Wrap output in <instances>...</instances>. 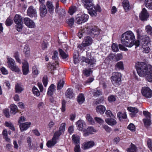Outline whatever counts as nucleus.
Instances as JSON below:
<instances>
[{
	"mask_svg": "<svg viewBox=\"0 0 152 152\" xmlns=\"http://www.w3.org/2000/svg\"><path fill=\"white\" fill-rule=\"evenodd\" d=\"M135 69L140 77L147 75V79L149 82H152V66L144 62H137L135 64Z\"/></svg>",
	"mask_w": 152,
	"mask_h": 152,
	"instance_id": "obj_1",
	"label": "nucleus"
},
{
	"mask_svg": "<svg viewBox=\"0 0 152 152\" xmlns=\"http://www.w3.org/2000/svg\"><path fill=\"white\" fill-rule=\"evenodd\" d=\"M99 33V30L97 27L86 25L80 31L78 32L77 36L80 39L86 34H89L94 38L97 37Z\"/></svg>",
	"mask_w": 152,
	"mask_h": 152,
	"instance_id": "obj_2",
	"label": "nucleus"
},
{
	"mask_svg": "<svg viewBox=\"0 0 152 152\" xmlns=\"http://www.w3.org/2000/svg\"><path fill=\"white\" fill-rule=\"evenodd\" d=\"M135 39L134 33L131 31H127L123 34L121 36L122 43L125 46L128 47L131 42Z\"/></svg>",
	"mask_w": 152,
	"mask_h": 152,
	"instance_id": "obj_3",
	"label": "nucleus"
},
{
	"mask_svg": "<svg viewBox=\"0 0 152 152\" xmlns=\"http://www.w3.org/2000/svg\"><path fill=\"white\" fill-rule=\"evenodd\" d=\"M121 73L114 72L113 73L111 77V81L113 84L115 86L120 85L121 83Z\"/></svg>",
	"mask_w": 152,
	"mask_h": 152,
	"instance_id": "obj_4",
	"label": "nucleus"
},
{
	"mask_svg": "<svg viewBox=\"0 0 152 152\" xmlns=\"http://www.w3.org/2000/svg\"><path fill=\"white\" fill-rule=\"evenodd\" d=\"M7 59V67L11 70L16 72H19L20 71L18 66L16 65L15 61L13 59L9 57Z\"/></svg>",
	"mask_w": 152,
	"mask_h": 152,
	"instance_id": "obj_5",
	"label": "nucleus"
},
{
	"mask_svg": "<svg viewBox=\"0 0 152 152\" xmlns=\"http://www.w3.org/2000/svg\"><path fill=\"white\" fill-rule=\"evenodd\" d=\"M14 20L16 24L15 27L17 30L19 32L21 31L23 27L22 17L19 15L16 14L14 18Z\"/></svg>",
	"mask_w": 152,
	"mask_h": 152,
	"instance_id": "obj_6",
	"label": "nucleus"
},
{
	"mask_svg": "<svg viewBox=\"0 0 152 152\" xmlns=\"http://www.w3.org/2000/svg\"><path fill=\"white\" fill-rule=\"evenodd\" d=\"M58 133V132L55 133L52 139L48 141L46 144L48 147L50 148L54 146L56 143L57 140L59 139Z\"/></svg>",
	"mask_w": 152,
	"mask_h": 152,
	"instance_id": "obj_7",
	"label": "nucleus"
},
{
	"mask_svg": "<svg viewBox=\"0 0 152 152\" xmlns=\"http://www.w3.org/2000/svg\"><path fill=\"white\" fill-rule=\"evenodd\" d=\"M141 92L142 95L146 98H151L152 96V90L147 87H142Z\"/></svg>",
	"mask_w": 152,
	"mask_h": 152,
	"instance_id": "obj_8",
	"label": "nucleus"
},
{
	"mask_svg": "<svg viewBox=\"0 0 152 152\" xmlns=\"http://www.w3.org/2000/svg\"><path fill=\"white\" fill-rule=\"evenodd\" d=\"M94 7L95 10L93 9V8H92L88 10V12L91 16L95 17L97 15V12H100L102 11V9L98 4L94 6Z\"/></svg>",
	"mask_w": 152,
	"mask_h": 152,
	"instance_id": "obj_9",
	"label": "nucleus"
},
{
	"mask_svg": "<svg viewBox=\"0 0 152 152\" xmlns=\"http://www.w3.org/2000/svg\"><path fill=\"white\" fill-rule=\"evenodd\" d=\"M80 15L77 14V23L81 24L86 22L88 19V15L86 14H83L80 16Z\"/></svg>",
	"mask_w": 152,
	"mask_h": 152,
	"instance_id": "obj_10",
	"label": "nucleus"
},
{
	"mask_svg": "<svg viewBox=\"0 0 152 152\" xmlns=\"http://www.w3.org/2000/svg\"><path fill=\"white\" fill-rule=\"evenodd\" d=\"M24 24L29 28H33L35 27V23L32 20L28 18H25L23 19Z\"/></svg>",
	"mask_w": 152,
	"mask_h": 152,
	"instance_id": "obj_11",
	"label": "nucleus"
},
{
	"mask_svg": "<svg viewBox=\"0 0 152 152\" xmlns=\"http://www.w3.org/2000/svg\"><path fill=\"white\" fill-rule=\"evenodd\" d=\"M81 1L83 4L85 8L88 10L94 8V4L93 0H81Z\"/></svg>",
	"mask_w": 152,
	"mask_h": 152,
	"instance_id": "obj_12",
	"label": "nucleus"
},
{
	"mask_svg": "<svg viewBox=\"0 0 152 152\" xmlns=\"http://www.w3.org/2000/svg\"><path fill=\"white\" fill-rule=\"evenodd\" d=\"M27 14L31 18L37 17L36 10L33 6H31L28 7L27 11Z\"/></svg>",
	"mask_w": 152,
	"mask_h": 152,
	"instance_id": "obj_13",
	"label": "nucleus"
},
{
	"mask_svg": "<svg viewBox=\"0 0 152 152\" xmlns=\"http://www.w3.org/2000/svg\"><path fill=\"white\" fill-rule=\"evenodd\" d=\"M127 110L131 112L129 113L130 116L132 118L136 117L137 116V114L138 112V109L134 107H127Z\"/></svg>",
	"mask_w": 152,
	"mask_h": 152,
	"instance_id": "obj_14",
	"label": "nucleus"
},
{
	"mask_svg": "<svg viewBox=\"0 0 152 152\" xmlns=\"http://www.w3.org/2000/svg\"><path fill=\"white\" fill-rule=\"evenodd\" d=\"M95 145L94 141L91 140L84 142L82 145L81 148L83 150H87L92 148Z\"/></svg>",
	"mask_w": 152,
	"mask_h": 152,
	"instance_id": "obj_15",
	"label": "nucleus"
},
{
	"mask_svg": "<svg viewBox=\"0 0 152 152\" xmlns=\"http://www.w3.org/2000/svg\"><path fill=\"white\" fill-rule=\"evenodd\" d=\"M149 17V14L146 10L145 8H143L141 12V14L139 16L140 20L143 21L147 20Z\"/></svg>",
	"mask_w": 152,
	"mask_h": 152,
	"instance_id": "obj_16",
	"label": "nucleus"
},
{
	"mask_svg": "<svg viewBox=\"0 0 152 152\" xmlns=\"http://www.w3.org/2000/svg\"><path fill=\"white\" fill-rule=\"evenodd\" d=\"M92 42V40L91 37L89 36H87L85 37L83 42V44L84 47L88 46L91 45Z\"/></svg>",
	"mask_w": 152,
	"mask_h": 152,
	"instance_id": "obj_17",
	"label": "nucleus"
},
{
	"mask_svg": "<svg viewBox=\"0 0 152 152\" xmlns=\"http://www.w3.org/2000/svg\"><path fill=\"white\" fill-rule=\"evenodd\" d=\"M77 129L80 131H83L85 129L86 124L82 120H79L77 122Z\"/></svg>",
	"mask_w": 152,
	"mask_h": 152,
	"instance_id": "obj_18",
	"label": "nucleus"
},
{
	"mask_svg": "<svg viewBox=\"0 0 152 152\" xmlns=\"http://www.w3.org/2000/svg\"><path fill=\"white\" fill-rule=\"evenodd\" d=\"M84 62L87 63L89 65L91 66L93 65L94 64H95L96 61L94 58L89 59L85 57H83L82 59L81 62L82 63Z\"/></svg>",
	"mask_w": 152,
	"mask_h": 152,
	"instance_id": "obj_19",
	"label": "nucleus"
},
{
	"mask_svg": "<svg viewBox=\"0 0 152 152\" xmlns=\"http://www.w3.org/2000/svg\"><path fill=\"white\" fill-rule=\"evenodd\" d=\"M31 124V123L29 122L20 124L19 126L20 130L23 132L26 130L30 127Z\"/></svg>",
	"mask_w": 152,
	"mask_h": 152,
	"instance_id": "obj_20",
	"label": "nucleus"
},
{
	"mask_svg": "<svg viewBox=\"0 0 152 152\" xmlns=\"http://www.w3.org/2000/svg\"><path fill=\"white\" fill-rule=\"evenodd\" d=\"M96 110L98 113L102 115L106 110V108L104 105H98L96 107Z\"/></svg>",
	"mask_w": 152,
	"mask_h": 152,
	"instance_id": "obj_21",
	"label": "nucleus"
},
{
	"mask_svg": "<svg viewBox=\"0 0 152 152\" xmlns=\"http://www.w3.org/2000/svg\"><path fill=\"white\" fill-rule=\"evenodd\" d=\"M115 118L112 117L107 118L105 119L106 122L109 125L111 126H114L117 124V121L114 118Z\"/></svg>",
	"mask_w": 152,
	"mask_h": 152,
	"instance_id": "obj_22",
	"label": "nucleus"
},
{
	"mask_svg": "<svg viewBox=\"0 0 152 152\" xmlns=\"http://www.w3.org/2000/svg\"><path fill=\"white\" fill-rule=\"evenodd\" d=\"M22 69L24 75H27L28 72V64L27 61H25L23 63Z\"/></svg>",
	"mask_w": 152,
	"mask_h": 152,
	"instance_id": "obj_23",
	"label": "nucleus"
},
{
	"mask_svg": "<svg viewBox=\"0 0 152 152\" xmlns=\"http://www.w3.org/2000/svg\"><path fill=\"white\" fill-rule=\"evenodd\" d=\"M40 15L42 17L45 16L47 13V11L45 5H42L40 7Z\"/></svg>",
	"mask_w": 152,
	"mask_h": 152,
	"instance_id": "obj_24",
	"label": "nucleus"
},
{
	"mask_svg": "<svg viewBox=\"0 0 152 152\" xmlns=\"http://www.w3.org/2000/svg\"><path fill=\"white\" fill-rule=\"evenodd\" d=\"M66 96L68 98L71 99L74 96L73 90L70 88H68L66 91L65 93Z\"/></svg>",
	"mask_w": 152,
	"mask_h": 152,
	"instance_id": "obj_25",
	"label": "nucleus"
},
{
	"mask_svg": "<svg viewBox=\"0 0 152 152\" xmlns=\"http://www.w3.org/2000/svg\"><path fill=\"white\" fill-rule=\"evenodd\" d=\"M15 92L20 94L23 90V86L20 84L17 83L15 87Z\"/></svg>",
	"mask_w": 152,
	"mask_h": 152,
	"instance_id": "obj_26",
	"label": "nucleus"
},
{
	"mask_svg": "<svg viewBox=\"0 0 152 152\" xmlns=\"http://www.w3.org/2000/svg\"><path fill=\"white\" fill-rule=\"evenodd\" d=\"M117 117L119 121H122L123 119H126L127 118L126 113L119 112L117 114Z\"/></svg>",
	"mask_w": 152,
	"mask_h": 152,
	"instance_id": "obj_27",
	"label": "nucleus"
},
{
	"mask_svg": "<svg viewBox=\"0 0 152 152\" xmlns=\"http://www.w3.org/2000/svg\"><path fill=\"white\" fill-rule=\"evenodd\" d=\"M115 69L118 70H124V68L123 62L121 61L118 62L115 65Z\"/></svg>",
	"mask_w": 152,
	"mask_h": 152,
	"instance_id": "obj_28",
	"label": "nucleus"
},
{
	"mask_svg": "<svg viewBox=\"0 0 152 152\" xmlns=\"http://www.w3.org/2000/svg\"><path fill=\"white\" fill-rule=\"evenodd\" d=\"M85 100V98L83 94L80 93L77 96V101L80 104H82Z\"/></svg>",
	"mask_w": 152,
	"mask_h": 152,
	"instance_id": "obj_29",
	"label": "nucleus"
},
{
	"mask_svg": "<svg viewBox=\"0 0 152 152\" xmlns=\"http://www.w3.org/2000/svg\"><path fill=\"white\" fill-rule=\"evenodd\" d=\"M142 121L144 123V126L146 128H148L151 123V118H148L143 119Z\"/></svg>",
	"mask_w": 152,
	"mask_h": 152,
	"instance_id": "obj_30",
	"label": "nucleus"
},
{
	"mask_svg": "<svg viewBox=\"0 0 152 152\" xmlns=\"http://www.w3.org/2000/svg\"><path fill=\"white\" fill-rule=\"evenodd\" d=\"M32 91L35 96L38 97L40 95V91H39L38 89L35 86L32 88Z\"/></svg>",
	"mask_w": 152,
	"mask_h": 152,
	"instance_id": "obj_31",
	"label": "nucleus"
},
{
	"mask_svg": "<svg viewBox=\"0 0 152 152\" xmlns=\"http://www.w3.org/2000/svg\"><path fill=\"white\" fill-rule=\"evenodd\" d=\"M66 124L65 123H62L61 124V126L59 128V131L56 132L55 133L58 132L59 137L61 135L63 132H64L65 130Z\"/></svg>",
	"mask_w": 152,
	"mask_h": 152,
	"instance_id": "obj_32",
	"label": "nucleus"
},
{
	"mask_svg": "<svg viewBox=\"0 0 152 152\" xmlns=\"http://www.w3.org/2000/svg\"><path fill=\"white\" fill-rule=\"evenodd\" d=\"M134 45L135 46V48H137L140 45V41L137 39L136 40H133V41L131 42V43L130 44L128 47H132Z\"/></svg>",
	"mask_w": 152,
	"mask_h": 152,
	"instance_id": "obj_33",
	"label": "nucleus"
},
{
	"mask_svg": "<svg viewBox=\"0 0 152 152\" xmlns=\"http://www.w3.org/2000/svg\"><path fill=\"white\" fill-rule=\"evenodd\" d=\"M122 4L123 7L125 10H129V3L128 0H124L122 2Z\"/></svg>",
	"mask_w": 152,
	"mask_h": 152,
	"instance_id": "obj_34",
	"label": "nucleus"
},
{
	"mask_svg": "<svg viewBox=\"0 0 152 152\" xmlns=\"http://www.w3.org/2000/svg\"><path fill=\"white\" fill-rule=\"evenodd\" d=\"M102 92L101 90L99 89L98 88H97L94 89L92 93L93 95L94 96H98L102 94Z\"/></svg>",
	"mask_w": 152,
	"mask_h": 152,
	"instance_id": "obj_35",
	"label": "nucleus"
},
{
	"mask_svg": "<svg viewBox=\"0 0 152 152\" xmlns=\"http://www.w3.org/2000/svg\"><path fill=\"white\" fill-rule=\"evenodd\" d=\"M55 86L54 85L51 84L48 89L47 94L48 95H51L55 90Z\"/></svg>",
	"mask_w": 152,
	"mask_h": 152,
	"instance_id": "obj_36",
	"label": "nucleus"
},
{
	"mask_svg": "<svg viewBox=\"0 0 152 152\" xmlns=\"http://www.w3.org/2000/svg\"><path fill=\"white\" fill-rule=\"evenodd\" d=\"M59 51L61 57L63 59H66L68 57V54L65 53L62 49H59Z\"/></svg>",
	"mask_w": 152,
	"mask_h": 152,
	"instance_id": "obj_37",
	"label": "nucleus"
},
{
	"mask_svg": "<svg viewBox=\"0 0 152 152\" xmlns=\"http://www.w3.org/2000/svg\"><path fill=\"white\" fill-rule=\"evenodd\" d=\"M47 6L49 9V11L51 13H53V6L52 3L49 1H47Z\"/></svg>",
	"mask_w": 152,
	"mask_h": 152,
	"instance_id": "obj_38",
	"label": "nucleus"
},
{
	"mask_svg": "<svg viewBox=\"0 0 152 152\" xmlns=\"http://www.w3.org/2000/svg\"><path fill=\"white\" fill-rule=\"evenodd\" d=\"M128 152H136V148L135 145L132 143L130 147L127 149Z\"/></svg>",
	"mask_w": 152,
	"mask_h": 152,
	"instance_id": "obj_39",
	"label": "nucleus"
},
{
	"mask_svg": "<svg viewBox=\"0 0 152 152\" xmlns=\"http://www.w3.org/2000/svg\"><path fill=\"white\" fill-rule=\"evenodd\" d=\"M11 111L12 114H15L18 111L17 106L14 104H12L10 106Z\"/></svg>",
	"mask_w": 152,
	"mask_h": 152,
	"instance_id": "obj_40",
	"label": "nucleus"
},
{
	"mask_svg": "<svg viewBox=\"0 0 152 152\" xmlns=\"http://www.w3.org/2000/svg\"><path fill=\"white\" fill-rule=\"evenodd\" d=\"M145 4L147 8L152 9V0H145Z\"/></svg>",
	"mask_w": 152,
	"mask_h": 152,
	"instance_id": "obj_41",
	"label": "nucleus"
},
{
	"mask_svg": "<svg viewBox=\"0 0 152 152\" xmlns=\"http://www.w3.org/2000/svg\"><path fill=\"white\" fill-rule=\"evenodd\" d=\"M64 81L63 80H59L57 84V90H60L64 86Z\"/></svg>",
	"mask_w": 152,
	"mask_h": 152,
	"instance_id": "obj_42",
	"label": "nucleus"
},
{
	"mask_svg": "<svg viewBox=\"0 0 152 152\" xmlns=\"http://www.w3.org/2000/svg\"><path fill=\"white\" fill-rule=\"evenodd\" d=\"M58 53L57 51H55L54 52L53 55L52 56V58L55 61V62L57 65H58Z\"/></svg>",
	"mask_w": 152,
	"mask_h": 152,
	"instance_id": "obj_43",
	"label": "nucleus"
},
{
	"mask_svg": "<svg viewBox=\"0 0 152 152\" xmlns=\"http://www.w3.org/2000/svg\"><path fill=\"white\" fill-rule=\"evenodd\" d=\"M76 12V7L72 6L69 7L68 13L71 15H72Z\"/></svg>",
	"mask_w": 152,
	"mask_h": 152,
	"instance_id": "obj_44",
	"label": "nucleus"
},
{
	"mask_svg": "<svg viewBox=\"0 0 152 152\" xmlns=\"http://www.w3.org/2000/svg\"><path fill=\"white\" fill-rule=\"evenodd\" d=\"M23 51L24 53L26 56L28 57L29 56L30 49L28 46L25 45L24 46Z\"/></svg>",
	"mask_w": 152,
	"mask_h": 152,
	"instance_id": "obj_45",
	"label": "nucleus"
},
{
	"mask_svg": "<svg viewBox=\"0 0 152 152\" xmlns=\"http://www.w3.org/2000/svg\"><path fill=\"white\" fill-rule=\"evenodd\" d=\"M86 119L91 124L93 125L95 124V122L94 120L89 114H87L86 115Z\"/></svg>",
	"mask_w": 152,
	"mask_h": 152,
	"instance_id": "obj_46",
	"label": "nucleus"
},
{
	"mask_svg": "<svg viewBox=\"0 0 152 152\" xmlns=\"http://www.w3.org/2000/svg\"><path fill=\"white\" fill-rule=\"evenodd\" d=\"M13 23L12 19L10 17L7 18L5 21V24L7 26H11Z\"/></svg>",
	"mask_w": 152,
	"mask_h": 152,
	"instance_id": "obj_47",
	"label": "nucleus"
},
{
	"mask_svg": "<svg viewBox=\"0 0 152 152\" xmlns=\"http://www.w3.org/2000/svg\"><path fill=\"white\" fill-rule=\"evenodd\" d=\"M128 129L130 130L131 131L134 132L136 130V128L134 124L132 123L130 124L127 127Z\"/></svg>",
	"mask_w": 152,
	"mask_h": 152,
	"instance_id": "obj_48",
	"label": "nucleus"
},
{
	"mask_svg": "<svg viewBox=\"0 0 152 152\" xmlns=\"http://www.w3.org/2000/svg\"><path fill=\"white\" fill-rule=\"evenodd\" d=\"M105 113L107 117L110 118L112 117L113 118H115V116L113 114L111 111L110 110H107Z\"/></svg>",
	"mask_w": 152,
	"mask_h": 152,
	"instance_id": "obj_49",
	"label": "nucleus"
},
{
	"mask_svg": "<svg viewBox=\"0 0 152 152\" xmlns=\"http://www.w3.org/2000/svg\"><path fill=\"white\" fill-rule=\"evenodd\" d=\"M66 102L64 100H62L61 102V109L62 112H64L66 110Z\"/></svg>",
	"mask_w": 152,
	"mask_h": 152,
	"instance_id": "obj_50",
	"label": "nucleus"
},
{
	"mask_svg": "<svg viewBox=\"0 0 152 152\" xmlns=\"http://www.w3.org/2000/svg\"><path fill=\"white\" fill-rule=\"evenodd\" d=\"M116 100V96L114 95H111L108 97V100L109 102H114Z\"/></svg>",
	"mask_w": 152,
	"mask_h": 152,
	"instance_id": "obj_51",
	"label": "nucleus"
},
{
	"mask_svg": "<svg viewBox=\"0 0 152 152\" xmlns=\"http://www.w3.org/2000/svg\"><path fill=\"white\" fill-rule=\"evenodd\" d=\"M145 30L148 34L152 36V28L151 26H146L145 27Z\"/></svg>",
	"mask_w": 152,
	"mask_h": 152,
	"instance_id": "obj_52",
	"label": "nucleus"
},
{
	"mask_svg": "<svg viewBox=\"0 0 152 152\" xmlns=\"http://www.w3.org/2000/svg\"><path fill=\"white\" fill-rule=\"evenodd\" d=\"M152 140L150 139H148L147 141V145L150 150L152 152Z\"/></svg>",
	"mask_w": 152,
	"mask_h": 152,
	"instance_id": "obj_53",
	"label": "nucleus"
},
{
	"mask_svg": "<svg viewBox=\"0 0 152 152\" xmlns=\"http://www.w3.org/2000/svg\"><path fill=\"white\" fill-rule=\"evenodd\" d=\"M92 72V71L91 69L88 70L86 69L84 71L83 73L84 75L88 77L90 75L91 73Z\"/></svg>",
	"mask_w": 152,
	"mask_h": 152,
	"instance_id": "obj_54",
	"label": "nucleus"
},
{
	"mask_svg": "<svg viewBox=\"0 0 152 152\" xmlns=\"http://www.w3.org/2000/svg\"><path fill=\"white\" fill-rule=\"evenodd\" d=\"M14 56L17 62H18L20 64L21 63V60L19 58V55L18 52H16L14 53Z\"/></svg>",
	"mask_w": 152,
	"mask_h": 152,
	"instance_id": "obj_55",
	"label": "nucleus"
},
{
	"mask_svg": "<svg viewBox=\"0 0 152 152\" xmlns=\"http://www.w3.org/2000/svg\"><path fill=\"white\" fill-rule=\"evenodd\" d=\"M95 120L100 125H101L104 122V121L100 118L96 117L94 118Z\"/></svg>",
	"mask_w": 152,
	"mask_h": 152,
	"instance_id": "obj_56",
	"label": "nucleus"
},
{
	"mask_svg": "<svg viewBox=\"0 0 152 152\" xmlns=\"http://www.w3.org/2000/svg\"><path fill=\"white\" fill-rule=\"evenodd\" d=\"M111 48L113 52H117L119 50V49L118 46L116 44L114 43H113L112 44Z\"/></svg>",
	"mask_w": 152,
	"mask_h": 152,
	"instance_id": "obj_57",
	"label": "nucleus"
},
{
	"mask_svg": "<svg viewBox=\"0 0 152 152\" xmlns=\"http://www.w3.org/2000/svg\"><path fill=\"white\" fill-rule=\"evenodd\" d=\"M56 11L58 14L59 15H61L65 14V11L64 10L62 9L56 10Z\"/></svg>",
	"mask_w": 152,
	"mask_h": 152,
	"instance_id": "obj_58",
	"label": "nucleus"
},
{
	"mask_svg": "<svg viewBox=\"0 0 152 152\" xmlns=\"http://www.w3.org/2000/svg\"><path fill=\"white\" fill-rule=\"evenodd\" d=\"M42 82L45 87H46L48 83V77L47 76H44L43 78Z\"/></svg>",
	"mask_w": 152,
	"mask_h": 152,
	"instance_id": "obj_59",
	"label": "nucleus"
},
{
	"mask_svg": "<svg viewBox=\"0 0 152 152\" xmlns=\"http://www.w3.org/2000/svg\"><path fill=\"white\" fill-rule=\"evenodd\" d=\"M87 131L91 133L92 134H93V132H96V130L94 129V127L91 126L88 127L86 129Z\"/></svg>",
	"mask_w": 152,
	"mask_h": 152,
	"instance_id": "obj_60",
	"label": "nucleus"
},
{
	"mask_svg": "<svg viewBox=\"0 0 152 152\" xmlns=\"http://www.w3.org/2000/svg\"><path fill=\"white\" fill-rule=\"evenodd\" d=\"M72 140L73 143L75 145V147L74 148V151L76 152V136L75 134H73L72 137Z\"/></svg>",
	"mask_w": 152,
	"mask_h": 152,
	"instance_id": "obj_61",
	"label": "nucleus"
},
{
	"mask_svg": "<svg viewBox=\"0 0 152 152\" xmlns=\"http://www.w3.org/2000/svg\"><path fill=\"white\" fill-rule=\"evenodd\" d=\"M57 65L56 64H53L52 65H48V67L49 69H50L51 70H54V69L56 68V66Z\"/></svg>",
	"mask_w": 152,
	"mask_h": 152,
	"instance_id": "obj_62",
	"label": "nucleus"
},
{
	"mask_svg": "<svg viewBox=\"0 0 152 152\" xmlns=\"http://www.w3.org/2000/svg\"><path fill=\"white\" fill-rule=\"evenodd\" d=\"M103 128L107 132H110L111 130V128L107 125H104L102 126Z\"/></svg>",
	"mask_w": 152,
	"mask_h": 152,
	"instance_id": "obj_63",
	"label": "nucleus"
},
{
	"mask_svg": "<svg viewBox=\"0 0 152 152\" xmlns=\"http://www.w3.org/2000/svg\"><path fill=\"white\" fill-rule=\"evenodd\" d=\"M33 73L35 75H37L38 74V71L36 66H34L32 68Z\"/></svg>",
	"mask_w": 152,
	"mask_h": 152,
	"instance_id": "obj_64",
	"label": "nucleus"
}]
</instances>
